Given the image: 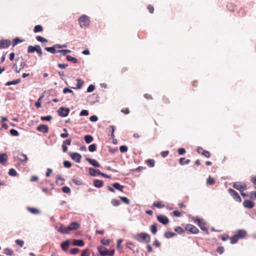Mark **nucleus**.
<instances>
[{
    "instance_id": "f257e3e1",
    "label": "nucleus",
    "mask_w": 256,
    "mask_h": 256,
    "mask_svg": "<svg viewBox=\"0 0 256 256\" xmlns=\"http://www.w3.org/2000/svg\"><path fill=\"white\" fill-rule=\"evenodd\" d=\"M135 238L140 242H148L150 240V235L145 232H141L137 234Z\"/></svg>"
},
{
    "instance_id": "f03ea898",
    "label": "nucleus",
    "mask_w": 256,
    "mask_h": 256,
    "mask_svg": "<svg viewBox=\"0 0 256 256\" xmlns=\"http://www.w3.org/2000/svg\"><path fill=\"white\" fill-rule=\"evenodd\" d=\"M98 250L100 254L102 256H112L114 253V250H108L106 248L102 246H98Z\"/></svg>"
},
{
    "instance_id": "7ed1b4c3",
    "label": "nucleus",
    "mask_w": 256,
    "mask_h": 256,
    "mask_svg": "<svg viewBox=\"0 0 256 256\" xmlns=\"http://www.w3.org/2000/svg\"><path fill=\"white\" fill-rule=\"evenodd\" d=\"M81 28H84L88 27L90 24V20L88 16L83 15L78 19Z\"/></svg>"
},
{
    "instance_id": "20e7f679",
    "label": "nucleus",
    "mask_w": 256,
    "mask_h": 256,
    "mask_svg": "<svg viewBox=\"0 0 256 256\" xmlns=\"http://www.w3.org/2000/svg\"><path fill=\"white\" fill-rule=\"evenodd\" d=\"M36 52L39 56H42V50L40 46L39 45H36L35 46H29L28 48V53H33Z\"/></svg>"
},
{
    "instance_id": "39448f33",
    "label": "nucleus",
    "mask_w": 256,
    "mask_h": 256,
    "mask_svg": "<svg viewBox=\"0 0 256 256\" xmlns=\"http://www.w3.org/2000/svg\"><path fill=\"white\" fill-rule=\"evenodd\" d=\"M232 186L240 192H243L247 188V185L246 183L240 182H234Z\"/></svg>"
},
{
    "instance_id": "423d86ee",
    "label": "nucleus",
    "mask_w": 256,
    "mask_h": 256,
    "mask_svg": "<svg viewBox=\"0 0 256 256\" xmlns=\"http://www.w3.org/2000/svg\"><path fill=\"white\" fill-rule=\"evenodd\" d=\"M195 222H197L198 225L200 228V229L206 233H208V228L206 226V224L198 218H194Z\"/></svg>"
},
{
    "instance_id": "0eeeda50",
    "label": "nucleus",
    "mask_w": 256,
    "mask_h": 256,
    "mask_svg": "<svg viewBox=\"0 0 256 256\" xmlns=\"http://www.w3.org/2000/svg\"><path fill=\"white\" fill-rule=\"evenodd\" d=\"M228 192L230 195L233 198L238 202H242V198L238 195V193L234 190L232 188H229L228 190Z\"/></svg>"
},
{
    "instance_id": "6e6552de",
    "label": "nucleus",
    "mask_w": 256,
    "mask_h": 256,
    "mask_svg": "<svg viewBox=\"0 0 256 256\" xmlns=\"http://www.w3.org/2000/svg\"><path fill=\"white\" fill-rule=\"evenodd\" d=\"M185 230L186 231H188L191 233L194 234L198 233L199 231L196 226L190 224H186L185 227Z\"/></svg>"
},
{
    "instance_id": "1a4fd4ad",
    "label": "nucleus",
    "mask_w": 256,
    "mask_h": 256,
    "mask_svg": "<svg viewBox=\"0 0 256 256\" xmlns=\"http://www.w3.org/2000/svg\"><path fill=\"white\" fill-rule=\"evenodd\" d=\"M69 155L76 162L79 163L80 162L82 156L80 154L77 152H70Z\"/></svg>"
},
{
    "instance_id": "9d476101",
    "label": "nucleus",
    "mask_w": 256,
    "mask_h": 256,
    "mask_svg": "<svg viewBox=\"0 0 256 256\" xmlns=\"http://www.w3.org/2000/svg\"><path fill=\"white\" fill-rule=\"evenodd\" d=\"M70 112V110L68 108H64L63 107L60 108L58 110V112L59 116L65 117Z\"/></svg>"
},
{
    "instance_id": "9b49d317",
    "label": "nucleus",
    "mask_w": 256,
    "mask_h": 256,
    "mask_svg": "<svg viewBox=\"0 0 256 256\" xmlns=\"http://www.w3.org/2000/svg\"><path fill=\"white\" fill-rule=\"evenodd\" d=\"M158 220L164 225H166L169 222L168 218L164 215H158L157 216Z\"/></svg>"
},
{
    "instance_id": "f8f14e48",
    "label": "nucleus",
    "mask_w": 256,
    "mask_h": 256,
    "mask_svg": "<svg viewBox=\"0 0 256 256\" xmlns=\"http://www.w3.org/2000/svg\"><path fill=\"white\" fill-rule=\"evenodd\" d=\"M196 151L199 154H200L207 158H209L210 156V152L208 150H204L201 147H198L197 148Z\"/></svg>"
},
{
    "instance_id": "ddd939ff",
    "label": "nucleus",
    "mask_w": 256,
    "mask_h": 256,
    "mask_svg": "<svg viewBox=\"0 0 256 256\" xmlns=\"http://www.w3.org/2000/svg\"><path fill=\"white\" fill-rule=\"evenodd\" d=\"M11 44L9 40H0V48H8Z\"/></svg>"
},
{
    "instance_id": "4468645a",
    "label": "nucleus",
    "mask_w": 256,
    "mask_h": 256,
    "mask_svg": "<svg viewBox=\"0 0 256 256\" xmlns=\"http://www.w3.org/2000/svg\"><path fill=\"white\" fill-rule=\"evenodd\" d=\"M68 226H66L64 224H61L58 229V232L62 234H68L70 233Z\"/></svg>"
},
{
    "instance_id": "2eb2a0df",
    "label": "nucleus",
    "mask_w": 256,
    "mask_h": 256,
    "mask_svg": "<svg viewBox=\"0 0 256 256\" xmlns=\"http://www.w3.org/2000/svg\"><path fill=\"white\" fill-rule=\"evenodd\" d=\"M68 226L70 231L77 230L80 228V224L78 222H72Z\"/></svg>"
},
{
    "instance_id": "dca6fc26",
    "label": "nucleus",
    "mask_w": 256,
    "mask_h": 256,
    "mask_svg": "<svg viewBox=\"0 0 256 256\" xmlns=\"http://www.w3.org/2000/svg\"><path fill=\"white\" fill-rule=\"evenodd\" d=\"M71 142H72L71 139H68L63 142V143L62 144V151L64 152H66L68 150V147L66 146V145L70 146L71 144Z\"/></svg>"
},
{
    "instance_id": "f3484780",
    "label": "nucleus",
    "mask_w": 256,
    "mask_h": 256,
    "mask_svg": "<svg viewBox=\"0 0 256 256\" xmlns=\"http://www.w3.org/2000/svg\"><path fill=\"white\" fill-rule=\"evenodd\" d=\"M244 207L248 208H252L254 206V203L250 200H245L243 202Z\"/></svg>"
},
{
    "instance_id": "a211bd4d",
    "label": "nucleus",
    "mask_w": 256,
    "mask_h": 256,
    "mask_svg": "<svg viewBox=\"0 0 256 256\" xmlns=\"http://www.w3.org/2000/svg\"><path fill=\"white\" fill-rule=\"evenodd\" d=\"M37 130L44 133H47L48 131V128L47 125L40 124Z\"/></svg>"
},
{
    "instance_id": "6ab92c4d",
    "label": "nucleus",
    "mask_w": 256,
    "mask_h": 256,
    "mask_svg": "<svg viewBox=\"0 0 256 256\" xmlns=\"http://www.w3.org/2000/svg\"><path fill=\"white\" fill-rule=\"evenodd\" d=\"M238 239L242 238L245 237L246 235V230H238L236 233L235 234Z\"/></svg>"
},
{
    "instance_id": "aec40b11",
    "label": "nucleus",
    "mask_w": 256,
    "mask_h": 256,
    "mask_svg": "<svg viewBox=\"0 0 256 256\" xmlns=\"http://www.w3.org/2000/svg\"><path fill=\"white\" fill-rule=\"evenodd\" d=\"M86 160L90 164L98 168L100 166V164L98 162L94 159L86 158Z\"/></svg>"
},
{
    "instance_id": "412c9836",
    "label": "nucleus",
    "mask_w": 256,
    "mask_h": 256,
    "mask_svg": "<svg viewBox=\"0 0 256 256\" xmlns=\"http://www.w3.org/2000/svg\"><path fill=\"white\" fill-rule=\"evenodd\" d=\"M70 244V242L69 240H66L64 241V242H62L61 244L62 249L64 251H65V252L67 251L68 248Z\"/></svg>"
},
{
    "instance_id": "4be33fe9",
    "label": "nucleus",
    "mask_w": 256,
    "mask_h": 256,
    "mask_svg": "<svg viewBox=\"0 0 256 256\" xmlns=\"http://www.w3.org/2000/svg\"><path fill=\"white\" fill-rule=\"evenodd\" d=\"M26 66V62H22L20 64V68L19 69H18L17 66L16 64L14 65L13 68L14 69V70L16 72L18 73L20 70L24 68Z\"/></svg>"
},
{
    "instance_id": "5701e85b",
    "label": "nucleus",
    "mask_w": 256,
    "mask_h": 256,
    "mask_svg": "<svg viewBox=\"0 0 256 256\" xmlns=\"http://www.w3.org/2000/svg\"><path fill=\"white\" fill-rule=\"evenodd\" d=\"M64 179L60 175L58 174L56 176V182L57 184L62 186L64 184Z\"/></svg>"
},
{
    "instance_id": "b1692460",
    "label": "nucleus",
    "mask_w": 256,
    "mask_h": 256,
    "mask_svg": "<svg viewBox=\"0 0 256 256\" xmlns=\"http://www.w3.org/2000/svg\"><path fill=\"white\" fill-rule=\"evenodd\" d=\"M100 171L98 169H94L92 168H89V173L92 176H96V174L100 175Z\"/></svg>"
},
{
    "instance_id": "393cba45",
    "label": "nucleus",
    "mask_w": 256,
    "mask_h": 256,
    "mask_svg": "<svg viewBox=\"0 0 256 256\" xmlns=\"http://www.w3.org/2000/svg\"><path fill=\"white\" fill-rule=\"evenodd\" d=\"M72 244L74 246H83L84 245V242L82 240H74L72 242Z\"/></svg>"
},
{
    "instance_id": "a878e982",
    "label": "nucleus",
    "mask_w": 256,
    "mask_h": 256,
    "mask_svg": "<svg viewBox=\"0 0 256 256\" xmlns=\"http://www.w3.org/2000/svg\"><path fill=\"white\" fill-rule=\"evenodd\" d=\"M8 160V156L6 153L0 155V163L4 164Z\"/></svg>"
},
{
    "instance_id": "bb28decb",
    "label": "nucleus",
    "mask_w": 256,
    "mask_h": 256,
    "mask_svg": "<svg viewBox=\"0 0 256 256\" xmlns=\"http://www.w3.org/2000/svg\"><path fill=\"white\" fill-rule=\"evenodd\" d=\"M94 185L96 188H101L104 185V182L102 180H94Z\"/></svg>"
},
{
    "instance_id": "cd10ccee",
    "label": "nucleus",
    "mask_w": 256,
    "mask_h": 256,
    "mask_svg": "<svg viewBox=\"0 0 256 256\" xmlns=\"http://www.w3.org/2000/svg\"><path fill=\"white\" fill-rule=\"evenodd\" d=\"M24 39H20L18 38H14L12 42V47H14L16 44H18L20 42H24Z\"/></svg>"
},
{
    "instance_id": "c85d7f7f",
    "label": "nucleus",
    "mask_w": 256,
    "mask_h": 256,
    "mask_svg": "<svg viewBox=\"0 0 256 256\" xmlns=\"http://www.w3.org/2000/svg\"><path fill=\"white\" fill-rule=\"evenodd\" d=\"M112 186L120 192H123V189L124 188V186L120 185L119 183L114 182L112 184Z\"/></svg>"
},
{
    "instance_id": "c756f323",
    "label": "nucleus",
    "mask_w": 256,
    "mask_h": 256,
    "mask_svg": "<svg viewBox=\"0 0 256 256\" xmlns=\"http://www.w3.org/2000/svg\"><path fill=\"white\" fill-rule=\"evenodd\" d=\"M154 206L158 208H161L164 207V204L162 201H156L154 202Z\"/></svg>"
},
{
    "instance_id": "7c9ffc66",
    "label": "nucleus",
    "mask_w": 256,
    "mask_h": 256,
    "mask_svg": "<svg viewBox=\"0 0 256 256\" xmlns=\"http://www.w3.org/2000/svg\"><path fill=\"white\" fill-rule=\"evenodd\" d=\"M190 160L189 159L186 160L184 158H181L179 160L180 164L181 165H184L188 164L190 162Z\"/></svg>"
},
{
    "instance_id": "2f4dec72",
    "label": "nucleus",
    "mask_w": 256,
    "mask_h": 256,
    "mask_svg": "<svg viewBox=\"0 0 256 256\" xmlns=\"http://www.w3.org/2000/svg\"><path fill=\"white\" fill-rule=\"evenodd\" d=\"M146 164L149 167L152 168L154 166L155 161L153 159H148L146 160Z\"/></svg>"
},
{
    "instance_id": "473e14b6",
    "label": "nucleus",
    "mask_w": 256,
    "mask_h": 256,
    "mask_svg": "<svg viewBox=\"0 0 256 256\" xmlns=\"http://www.w3.org/2000/svg\"><path fill=\"white\" fill-rule=\"evenodd\" d=\"M66 59L67 60L71 62L73 64H76L78 62V60L76 58L69 55L66 56Z\"/></svg>"
},
{
    "instance_id": "72a5a7b5",
    "label": "nucleus",
    "mask_w": 256,
    "mask_h": 256,
    "mask_svg": "<svg viewBox=\"0 0 256 256\" xmlns=\"http://www.w3.org/2000/svg\"><path fill=\"white\" fill-rule=\"evenodd\" d=\"M45 50L48 52L54 54H56V52H58L56 50V48L54 46L52 47H46Z\"/></svg>"
},
{
    "instance_id": "f704fd0d",
    "label": "nucleus",
    "mask_w": 256,
    "mask_h": 256,
    "mask_svg": "<svg viewBox=\"0 0 256 256\" xmlns=\"http://www.w3.org/2000/svg\"><path fill=\"white\" fill-rule=\"evenodd\" d=\"M150 230L151 232L154 234H156L157 232V224L156 223L152 224L150 227Z\"/></svg>"
},
{
    "instance_id": "c9c22d12",
    "label": "nucleus",
    "mask_w": 256,
    "mask_h": 256,
    "mask_svg": "<svg viewBox=\"0 0 256 256\" xmlns=\"http://www.w3.org/2000/svg\"><path fill=\"white\" fill-rule=\"evenodd\" d=\"M228 10L230 12H234L236 8V6L232 3H228L227 5Z\"/></svg>"
},
{
    "instance_id": "e433bc0d",
    "label": "nucleus",
    "mask_w": 256,
    "mask_h": 256,
    "mask_svg": "<svg viewBox=\"0 0 256 256\" xmlns=\"http://www.w3.org/2000/svg\"><path fill=\"white\" fill-rule=\"evenodd\" d=\"M43 30V28L40 25H36L34 26V32L35 33L41 32Z\"/></svg>"
},
{
    "instance_id": "4c0bfd02",
    "label": "nucleus",
    "mask_w": 256,
    "mask_h": 256,
    "mask_svg": "<svg viewBox=\"0 0 256 256\" xmlns=\"http://www.w3.org/2000/svg\"><path fill=\"white\" fill-rule=\"evenodd\" d=\"M93 140V137L90 135H86L84 136V140L87 144L90 143Z\"/></svg>"
},
{
    "instance_id": "58836bf2",
    "label": "nucleus",
    "mask_w": 256,
    "mask_h": 256,
    "mask_svg": "<svg viewBox=\"0 0 256 256\" xmlns=\"http://www.w3.org/2000/svg\"><path fill=\"white\" fill-rule=\"evenodd\" d=\"M76 80L78 82V84H77L76 87V88L72 87V88H82V86L84 84L83 81L79 78H78Z\"/></svg>"
},
{
    "instance_id": "ea45409f",
    "label": "nucleus",
    "mask_w": 256,
    "mask_h": 256,
    "mask_svg": "<svg viewBox=\"0 0 256 256\" xmlns=\"http://www.w3.org/2000/svg\"><path fill=\"white\" fill-rule=\"evenodd\" d=\"M28 210L30 212L33 214H38L40 213L39 210L36 208H28Z\"/></svg>"
},
{
    "instance_id": "a19ab883",
    "label": "nucleus",
    "mask_w": 256,
    "mask_h": 256,
    "mask_svg": "<svg viewBox=\"0 0 256 256\" xmlns=\"http://www.w3.org/2000/svg\"><path fill=\"white\" fill-rule=\"evenodd\" d=\"M230 243L232 244H236L238 240V238L236 236V234L234 235L230 238Z\"/></svg>"
},
{
    "instance_id": "79ce46f5",
    "label": "nucleus",
    "mask_w": 256,
    "mask_h": 256,
    "mask_svg": "<svg viewBox=\"0 0 256 256\" xmlns=\"http://www.w3.org/2000/svg\"><path fill=\"white\" fill-rule=\"evenodd\" d=\"M36 39L37 40L42 43H46L48 42V40L40 36H37L36 37Z\"/></svg>"
},
{
    "instance_id": "37998d69",
    "label": "nucleus",
    "mask_w": 256,
    "mask_h": 256,
    "mask_svg": "<svg viewBox=\"0 0 256 256\" xmlns=\"http://www.w3.org/2000/svg\"><path fill=\"white\" fill-rule=\"evenodd\" d=\"M20 82V79H17L16 80H14L12 81L8 82H6V86H10L12 84H18Z\"/></svg>"
},
{
    "instance_id": "c03bdc74",
    "label": "nucleus",
    "mask_w": 256,
    "mask_h": 256,
    "mask_svg": "<svg viewBox=\"0 0 256 256\" xmlns=\"http://www.w3.org/2000/svg\"><path fill=\"white\" fill-rule=\"evenodd\" d=\"M58 52H60L62 56H65L68 54H69L71 52V50H58L57 51Z\"/></svg>"
},
{
    "instance_id": "a18cd8bd",
    "label": "nucleus",
    "mask_w": 256,
    "mask_h": 256,
    "mask_svg": "<svg viewBox=\"0 0 256 256\" xmlns=\"http://www.w3.org/2000/svg\"><path fill=\"white\" fill-rule=\"evenodd\" d=\"M88 150L90 152H94L96 150V144H93L89 146H88Z\"/></svg>"
},
{
    "instance_id": "49530a36",
    "label": "nucleus",
    "mask_w": 256,
    "mask_h": 256,
    "mask_svg": "<svg viewBox=\"0 0 256 256\" xmlns=\"http://www.w3.org/2000/svg\"><path fill=\"white\" fill-rule=\"evenodd\" d=\"M174 235H176L174 233H172L170 232H166L164 233V236L168 238H171Z\"/></svg>"
},
{
    "instance_id": "de8ad7c7",
    "label": "nucleus",
    "mask_w": 256,
    "mask_h": 256,
    "mask_svg": "<svg viewBox=\"0 0 256 256\" xmlns=\"http://www.w3.org/2000/svg\"><path fill=\"white\" fill-rule=\"evenodd\" d=\"M206 182L210 185H212L215 183V180L214 178H212L210 176L207 180Z\"/></svg>"
},
{
    "instance_id": "09e8293b",
    "label": "nucleus",
    "mask_w": 256,
    "mask_h": 256,
    "mask_svg": "<svg viewBox=\"0 0 256 256\" xmlns=\"http://www.w3.org/2000/svg\"><path fill=\"white\" fill-rule=\"evenodd\" d=\"M4 254L6 255L11 256L13 254V250L10 248H5L4 250Z\"/></svg>"
},
{
    "instance_id": "8fccbe9b",
    "label": "nucleus",
    "mask_w": 256,
    "mask_h": 256,
    "mask_svg": "<svg viewBox=\"0 0 256 256\" xmlns=\"http://www.w3.org/2000/svg\"><path fill=\"white\" fill-rule=\"evenodd\" d=\"M112 204L115 206L120 204V202L116 199H112L111 201Z\"/></svg>"
},
{
    "instance_id": "3c124183",
    "label": "nucleus",
    "mask_w": 256,
    "mask_h": 256,
    "mask_svg": "<svg viewBox=\"0 0 256 256\" xmlns=\"http://www.w3.org/2000/svg\"><path fill=\"white\" fill-rule=\"evenodd\" d=\"M8 174L11 176H16L17 175V172L14 169L10 168L9 170Z\"/></svg>"
},
{
    "instance_id": "603ef678",
    "label": "nucleus",
    "mask_w": 256,
    "mask_h": 256,
    "mask_svg": "<svg viewBox=\"0 0 256 256\" xmlns=\"http://www.w3.org/2000/svg\"><path fill=\"white\" fill-rule=\"evenodd\" d=\"M20 160L21 161H26L28 160V157L26 154H22L20 155Z\"/></svg>"
},
{
    "instance_id": "864d4df0",
    "label": "nucleus",
    "mask_w": 256,
    "mask_h": 256,
    "mask_svg": "<svg viewBox=\"0 0 256 256\" xmlns=\"http://www.w3.org/2000/svg\"><path fill=\"white\" fill-rule=\"evenodd\" d=\"M120 200L125 204H129L130 200L126 197L120 196Z\"/></svg>"
},
{
    "instance_id": "5fc2aeb1",
    "label": "nucleus",
    "mask_w": 256,
    "mask_h": 256,
    "mask_svg": "<svg viewBox=\"0 0 256 256\" xmlns=\"http://www.w3.org/2000/svg\"><path fill=\"white\" fill-rule=\"evenodd\" d=\"M62 192H64V193L68 194L71 192L70 188L66 186L62 187Z\"/></svg>"
},
{
    "instance_id": "6e6d98bb",
    "label": "nucleus",
    "mask_w": 256,
    "mask_h": 256,
    "mask_svg": "<svg viewBox=\"0 0 256 256\" xmlns=\"http://www.w3.org/2000/svg\"><path fill=\"white\" fill-rule=\"evenodd\" d=\"M238 14L241 17L244 16L246 15V12L243 8L240 9L238 10Z\"/></svg>"
},
{
    "instance_id": "4d7b16f0",
    "label": "nucleus",
    "mask_w": 256,
    "mask_h": 256,
    "mask_svg": "<svg viewBox=\"0 0 256 256\" xmlns=\"http://www.w3.org/2000/svg\"><path fill=\"white\" fill-rule=\"evenodd\" d=\"M101 242L104 245L108 246L110 244V241L108 239L103 238Z\"/></svg>"
},
{
    "instance_id": "13d9d810",
    "label": "nucleus",
    "mask_w": 256,
    "mask_h": 256,
    "mask_svg": "<svg viewBox=\"0 0 256 256\" xmlns=\"http://www.w3.org/2000/svg\"><path fill=\"white\" fill-rule=\"evenodd\" d=\"M62 92L64 93V94H66V92H70V93H71L72 94V95H74V92L71 90L70 89L68 88H65L63 89V90H62Z\"/></svg>"
},
{
    "instance_id": "bf43d9fd",
    "label": "nucleus",
    "mask_w": 256,
    "mask_h": 256,
    "mask_svg": "<svg viewBox=\"0 0 256 256\" xmlns=\"http://www.w3.org/2000/svg\"><path fill=\"white\" fill-rule=\"evenodd\" d=\"M10 133L12 136H18L19 134L18 132L14 129H11L10 130Z\"/></svg>"
},
{
    "instance_id": "052dcab7",
    "label": "nucleus",
    "mask_w": 256,
    "mask_h": 256,
    "mask_svg": "<svg viewBox=\"0 0 256 256\" xmlns=\"http://www.w3.org/2000/svg\"><path fill=\"white\" fill-rule=\"evenodd\" d=\"M128 148L126 146H122L120 148V150L122 152H126L128 151Z\"/></svg>"
},
{
    "instance_id": "680f3d73",
    "label": "nucleus",
    "mask_w": 256,
    "mask_h": 256,
    "mask_svg": "<svg viewBox=\"0 0 256 256\" xmlns=\"http://www.w3.org/2000/svg\"><path fill=\"white\" fill-rule=\"evenodd\" d=\"M16 243L17 245L19 246L20 247H22L24 244V242L22 240H16Z\"/></svg>"
},
{
    "instance_id": "e2e57ef3",
    "label": "nucleus",
    "mask_w": 256,
    "mask_h": 256,
    "mask_svg": "<svg viewBox=\"0 0 256 256\" xmlns=\"http://www.w3.org/2000/svg\"><path fill=\"white\" fill-rule=\"evenodd\" d=\"M79 252V249L78 248H73L70 250V253L72 254H76Z\"/></svg>"
},
{
    "instance_id": "0e129e2a",
    "label": "nucleus",
    "mask_w": 256,
    "mask_h": 256,
    "mask_svg": "<svg viewBox=\"0 0 256 256\" xmlns=\"http://www.w3.org/2000/svg\"><path fill=\"white\" fill-rule=\"evenodd\" d=\"M174 230L179 234H182L184 230L183 228L180 226H178L175 228Z\"/></svg>"
},
{
    "instance_id": "69168bd1",
    "label": "nucleus",
    "mask_w": 256,
    "mask_h": 256,
    "mask_svg": "<svg viewBox=\"0 0 256 256\" xmlns=\"http://www.w3.org/2000/svg\"><path fill=\"white\" fill-rule=\"evenodd\" d=\"M64 166L65 168H70L71 167L72 164L69 161L65 160L64 162Z\"/></svg>"
},
{
    "instance_id": "338daca9",
    "label": "nucleus",
    "mask_w": 256,
    "mask_h": 256,
    "mask_svg": "<svg viewBox=\"0 0 256 256\" xmlns=\"http://www.w3.org/2000/svg\"><path fill=\"white\" fill-rule=\"evenodd\" d=\"M80 256H90L88 250V249H86V250H84L82 252Z\"/></svg>"
},
{
    "instance_id": "774afa93",
    "label": "nucleus",
    "mask_w": 256,
    "mask_h": 256,
    "mask_svg": "<svg viewBox=\"0 0 256 256\" xmlns=\"http://www.w3.org/2000/svg\"><path fill=\"white\" fill-rule=\"evenodd\" d=\"M249 196L250 198L256 199V192H250L249 194Z\"/></svg>"
}]
</instances>
